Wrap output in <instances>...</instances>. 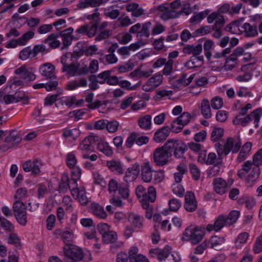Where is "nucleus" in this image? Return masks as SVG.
<instances>
[{
    "label": "nucleus",
    "mask_w": 262,
    "mask_h": 262,
    "mask_svg": "<svg viewBox=\"0 0 262 262\" xmlns=\"http://www.w3.org/2000/svg\"><path fill=\"white\" fill-rule=\"evenodd\" d=\"M241 142L239 140H234L233 138L229 137L226 141H222V143L220 142L215 144L218 156L222 158L224 156H227L231 151L232 153H236L241 147Z\"/></svg>",
    "instance_id": "f257e3e1"
},
{
    "label": "nucleus",
    "mask_w": 262,
    "mask_h": 262,
    "mask_svg": "<svg viewBox=\"0 0 262 262\" xmlns=\"http://www.w3.org/2000/svg\"><path fill=\"white\" fill-rule=\"evenodd\" d=\"M253 166L246 179V183L249 187H251L257 181L260 174L259 165H262V149L259 150L253 157Z\"/></svg>",
    "instance_id": "f03ea898"
},
{
    "label": "nucleus",
    "mask_w": 262,
    "mask_h": 262,
    "mask_svg": "<svg viewBox=\"0 0 262 262\" xmlns=\"http://www.w3.org/2000/svg\"><path fill=\"white\" fill-rule=\"evenodd\" d=\"M204 231L199 227H188L183 233V241H189L193 244H197L202 239Z\"/></svg>",
    "instance_id": "7ed1b4c3"
},
{
    "label": "nucleus",
    "mask_w": 262,
    "mask_h": 262,
    "mask_svg": "<svg viewBox=\"0 0 262 262\" xmlns=\"http://www.w3.org/2000/svg\"><path fill=\"white\" fill-rule=\"evenodd\" d=\"M61 255L66 260L73 259L75 261H80L84 256L82 250L72 244L65 245Z\"/></svg>",
    "instance_id": "20e7f679"
},
{
    "label": "nucleus",
    "mask_w": 262,
    "mask_h": 262,
    "mask_svg": "<svg viewBox=\"0 0 262 262\" xmlns=\"http://www.w3.org/2000/svg\"><path fill=\"white\" fill-rule=\"evenodd\" d=\"M73 54L67 53L61 57V62L63 65L62 72H67V74L71 76L77 75L78 63L72 62Z\"/></svg>",
    "instance_id": "39448f33"
},
{
    "label": "nucleus",
    "mask_w": 262,
    "mask_h": 262,
    "mask_svg": "<svg viewBox=\"0 0 262 262\" xmlns=\"http://www.w3.org/2000/svg\"><path fill=\"white\" fill-rule=\"evenodd\" d=\"M27 206L21 201H16L13 205L14 215L17 222L22 226H25L27 223Z\"/></svg>",
    "instance_id": "423d86ee"
},
{
    "label": "nucleus",
    "mask_w": 262,
    "mask_h": 262,
    "mask_svg": "<svg viewBox=\"0 0 262 262\" xmlns=\"http://www.w3.org/2000/svg\"><path fill=\"white\" fill-rule=\"evenodd\" d=\"M172 155L168 153L164 146L156 148L153 153V162L158 166H163L169 162V158Z\"/></svg>",
    "instance_id": "0eeeda50"
},
{
    "label": "nucleus",
    "mask_w": 262,
    "mask_h": 262,
    "mask_svg": "<svg viewBox=\"0 0 262 262\" xmlns=\"http://www.w3.org/2000/svg\"><path fill=\"white\" fill-rule=\"evenodd\" d=\"M216 156L213 152H210L207 157L206 156V151L201 152L198 157V161L201 163H205L208 165L214 164L215 165L210 170V173L215 175L220 171V167L216 166L217 164L215 163Z\"/></svg>",
    "instance_id": "6e6552de"
},
{
    "label": "nucleus",
    "mask_w": 262,
    "mask_h": 262,
    "mask_svg": "<svg viewBox=\"0 0 262 262\" xmlns=\"http://www.w3.org/2000/svg\"><path fill=\"white\" fill-rule=\"evenodd\" d=\"M151 24L150 21H147L141 25L140 23H137L132 26L129 32L133 34H137V37H145L148 38L150 35L149 28Z\"/></svg>",
    "instance_id": "1a4fd4ad"
},
{
    "label": "nucleus",
    "mask_w": 262,
    "mask_h": 262,
    "mask_svg": "<svg viewBox=\"0 0 262 262\" xmlns=\"http://www.w3.org/2000/svg\"><path fill=\"white\" fill-rule=\"evenodd\" d=\"M244 52V49L242 47H237L230 55L226 59V62L224 66L225 69L231 70L236 66V60L238 56H241Z\"/></svg>",
    "instance_id": "9d476101"
},
{
    "label": "nucleus",
    "mask_w": 262,
    "mask_h": 262,
    "mask_svg": "<svg viewBox=\"0 0 262 262\" xmlns=\"http://www.w3.org/2000/svg\"><path fill=\"white\" fill-rule=\"evenodd\" d=\"M21 141V138L16 130H12L5 139V144L0 147L3 150H6L13 146L18 144Z\"/></svg>",
    "instance_id": "9b49d317"
},
{
    "label": "nucleus",
    "mask_w": 262,
    "mask_h": 262,
    "mask_svg": "<svg viewBox=\"0 0 262 262\" xmlns=\"http://www.w3.org/2000/svg\"><path fill=\"white\" fill-rule=\"evenodd\" d=\"M184 208L188 212H193L197 208V202L194 193L187 191L185 196Z\"/></svg>",
    "instance_id": "f8f14e48"
},
{
    "label": "nucleus",
    "mask_w": 262,
    "mask_h": 262,
    "mask_svg": "<svg viewBox=\"0 0 262 262\" xmlns=\"http://www.w3.org/2000/svg\"><path fill=\"white\" fill-rule=\"evenodd\" d=\"M73 28L70 27L67 29H65L59 33V36L62 37V47L61 50L67 48L69 46L71 45L72 41L73 39V36L72 35V33L73 32Z\"/></svg>",
    "instance_id": "ddd939ff"
},
{
    "label": "nucleus",
    "mask_w": 262,
    "mask_h": 262,
    "mask_svg": "<svg viewBox=\"0 0 262 262\" xmlns=\"http://www.w3.org/2000/svg\"><path fill=\"white\" fill-rule=\"evenodd\" d=\"M32 68L27 69L25 66H23L15 71L16 74H21L22 78L28 81H33L35 79L36 75Z\"/></svg>",
    "instance_id": "4468645a"
},
{
    "label": "nucleus",
    "mask_w": 262,
    "mask_h": 262,
    "mask_svg": "<svg viewBox=\"0 0 262 262\" xmlns=\"http://www.w3.org/2000/svg\"><path fill=\"white\" fill-rule=\"evenodd\" d=\"M154 171L148 161L144 162L141 166V174L144 182L146 183L151 182L152 178V172Z\"/></svg>",
    "instance_id": "2eb2a0df"
},
{
    "label": "nucleus",
    "mask_w": 262,
    "mask_h": 262,
    "mask_svg": "<svg viewBox=\"0 0 262 262\" xmlns=\"http://www.w3.org/2000/svg\"><path fill=\"white\" fill-rule=\"evenodd\" d=\"M39 163V161L37 159L33 161L28 160L23 164V168L25 172L31 171L32 174L36 175L40 172Z\"/></svg>",
    "instance_id": "dca6fc26"
},
{
    "label": "nucleus",
    "mask_w": 262,
    "mask_h": 262,
    "mask_svg": "<svg viewBox=\"0 0 262 262\" xmlns=\"http://www.w3.org/2000/svg\"><path fill=\"white\" fill-rule=\"evenodd\" d=\"M99 140V137L96 135H90L85 138L79 145V148L83 150H91L93 148L92 144Z\"/></svg>",
    "instance_id": "f3484780"
},
{
    "label": "nucleus",
    "mask_w": 262,
    "mask_h": 262,
    "mask_svg": "<svg viewBox=\"0 0 262 262\" xmlns=\"http://www.w3.org/2000/svg\"><path fill=\"white\" fill-rule=\"evenodd\" d=\"M225 216L223 215H220L215 220L213 225L208 224L206 227L207 231L210 232L212 230L219 231L225 226L228 225L225 219Z\"/></svg>",
    "instance_id": "a211bd4d"
},
{
    "label": "nucleus",
    "mask_w": 262,
    "mask_h": 262,
    "mask_svg": "<svg viewBox=\"0 0 262 262\" xmlns=\"http://www.w3.org/2000/svg\"><path fill=\"white\" fill-rule=\"evenodd\" d=\"M54 71V66L50 63H45L39 68L40 74L47 79L55 77Z\"/></svg>",
    "instance_id": "6ab92c4d"
},
{
    "label": "nucleus",
    "mask_w": 262,
    "mask_h": 262,
    "mask_svg": "<svg viewBox=\"0 0 262 262\" xmlns=\"http://www.w3.org/2000/svg\"><path fill=\"white\" fill-rule=\"evenodd\" d=\"M204 64V57L203 56H192L190 60L187 61L185 64V67L189 69L199 68L203 66Z\"/></svg>",
    "instance_id": "aec40b11"
},
{
    "label": "nucleus",
    "mask_w": 262,
    "mask_h": 262,
    "mask_svg": "<svg viewBox=\"0 0 262 262\" xmlns=\"http://www.w3.org/2000/svg\"><path fill=\"white\" fill-rule=\"evenodd\" d=\"M170 133V127L165 126L158 129L154 135V139L157 143H161L166 140Z\"/></svg>",
    "instance_id": "412c9836"
},
{
    "label": "nucleus",
    "mask_w": 262,
    "mask_h": 262,
    "mask_svg": "<svg viewBox=\"0 0 262 262\" xmlns=\"http://www.w3.org/2000/svg\"><path fill=\"white\" fill-rule=\"evenodd\" d=\"M239 29L246 37H254L258 34L256 26H251L249 23H245Z\"/></svg>",
    "instance_id": "4be33fe9"
},
{
    "label": "nucleus",
    "mask_w": 262,
    "mask_h": 262,
    "mask_svg": "<svg viewBox=\"0 0 262 262\" xmlns=\"http://www.w3.org/2000/svg\"><path fill=\"white\" fill-rule=\"evenodd\" d=\"M139 165L135 164L132 167L128 168L126 172L124 179L126 182L134 181L139 172Z\"/></svg>",
    "instance_id": "5701e85b"
},
{
    "label": "nucleus",
    "mask_w": 262,
    "mask_h": 262,
    "mask_svg": "<svg viewBox=\"0 0 262 262\" xmlns=\"http://www.w3.org/2000/svg\"><path fill=\"white\" fill-rule=\"evenodd\" d=\"M87 85L88 81L84 77H81L68 82L67 85V89L69 91H73L80 87H86Z\"/></svg>",
    "instance_id": "b1692460"
},
{
    "label": "nucleus",
    "mask_w": 262,
    "mask_h": 262,
    "mask_svg": "<svg viewBox=\"0 0 262 262\" xmlns=\"http://www.w3.org/2000/svg\"><path fill=\"white\" fill-rule=\"evenodd\" d=\"M103 3V0H80L77 5L79 9H83L89 7H96Z\"/></svg>",
    "instance_id": "393cba45"
},
{
    "label": "nucleus",
    "mask_w": 262,
    "mask_h": 262,
    "mask_svg": "<svg viewBox=\"0 0 262 262\" xmlns=\"http://www.w3.org/2000/svg\"><path fill=\"white\" fill-rule=\"evenodd\" d=\"M214 189L219 194H224L226 191L227 184L222 178H216L213 181Z\"/></svg>",
    "instance_id": "a878e982"
},
{
    "label": "nucleus",
    "mask_w": 262,
    "mask_h": 262,
    "mask_svg": "<svg viewBox=\"0 0 262 262\" xmlns=\"http://www.w3.org/2000/svg\"><path fill=\"white\" fill-rule=\"evenodd\" d=\"M90 210L95 215L99 218L104 219L107 216L103 207L97 203H92L90 206Z\"/></svg>",
    "instance_id": "bb28decb"
},
{
    "label": "nucleus",
    "mask_w": 262,
    "mask_h": 262,
    "mask_svg": "<svg viewBox=\"0 0 262 262\" xmlns=\"http://www.w3.org/2000/svg\"><path fill=\"white\" fill-rule=\"evenodd\" d=\"M128 220L135 228H141L143 227V217L138 214L130 213L128 215Z\"/></svg>",
    "instance_id": "cd10ccee"
},
{
    "label": "nucleus",
    "mask_w": 262,
    "mask_h": 262,
    "mask_svg": "<svg viewBox=\"0 0 262 262\" xmlns=\"http://www.w3.org/2000/svg\"><path fill=\"white\" fill-rule=\"evenodd\" d=\"M252 165H253V161H247L245 162L242 165V168L237 171V174L238 177L241 179H245L246 181V179L248 177V176L247 177V174L251 169H252Z\"/></svg>",
    "instance_id": "c85d7f7f"
},
{
    "label": "nucleus",
    "mask_w": 262,
    "mask_h": 262,
    "mask_svg": "<svg viewBox=\"0 0 262 262\" xmlns=\"http://www.w3.org/2000/svg\"><path fill=\"white\" fill-rule=\"evenodd\" d=\"M183 52L186 54H192V56L199 55L202 52V47L200 44L196 46L187 45L183 49Z\"/></svg>",
    "instance_id": "c756f323"
},
{
    "label": "nucleus",
    "mask_w": 262,
    "mask_h": 262,
    "mask_svg": "<svg viewBox=\"0 0 262 262\" xmlns=\"http://www.w3.org/2000/svg\"><path fill=\"white\" fill-rule=\"evenodd\" d=\"M58 37H59V33L58 34L52 33L43 40V42L48 43L51 48L54 49L58 48L60 45V41L57 39Z\"/></svg>",
    "instance_id": "7c9ffc66"
},
{
    "label": "nucleus",
    "mask_w": 262,
    "mask_h": 262,
    "mask_svg": "<svg viewBox=\"0 0 262 262\" xmlns=\"http://www.w3.org/2000/svg\"><path fill=\"white\" fill-rule=\"evenodd\" d=\"M97 149L107 156H111L113 155L112 147L106 142L101 141L97 144Z\"/></svg>",
    "instance_id": "2f4dec72"
},
{
    "label": "nucleus",
    "mask_w": 262,
    "mask_h": 262,
    "mask_svg": "<svg viewBox=\"0 0 262 262\" xmlns=\"http://www.w3.org/2000/svg\"><path fill=\"white\" fill-rule=\"evenodd\" d=\"M138 123L140 128L149 129L151 124V116L150 115H145L138 120Z\"/></svg>",
    "instance_id": "473e14b6"
},
{
    "label": "nucleus",
    "mask_w": 262,
    "mask_h": 262,
    "mask_svg": "<svg viewBox=\"0 0 262 262\" xmlns=\"http://www.w3.org/2000/svg\"><path fill=\"white\" fill-rule=\"evenodd\" d=\"M201 111L205 118L208 119L211 117V108L208 100L204 99L202 101L201 103Z\"/></svg>",
    "instance_id": "72a5a7b5"
},
{
    "label": "nucleus",
    "mask_w": 262,
    "mask_h": 262,
    "mask_svg": "<svg viewBox=\"0 0 262 262\" xmlns=\"http://www.w3.org/2000/svg\"><path fill=\"white\" fill-rule=\"evenodd\" d=\"M106 165L112 171L119 174L123 173L122 167L120 161L115 160L107 161Z\"/></svg>",
    "instance_id": "f704fd0d"
},
{
    "label": "nucleus",
    "mask_w": 262,
    "mask_h": 262,
    "mask_svg": "<svg viewBox=\"0 0 262 262\" xmlns=\"http://www.w3.org/2000/svg\"><path fill=\"white\" fill-rule=\"evenodd\" d=\"M181 14V12H177L174 10L170 9L169 8L166 12L161 13L160 17L164 20L173 19L178 17Z\"/></svg>",
    "instance_id": "c9c22d12"
},
{
    "label": "nucleus",
    "mask_w": 262,
    "mask_h": 262,
    "mask_svg": "<svg viewBox=\"0 0 262 262\" xmlns=\"http://www.w3.org/2000/svg\"><path fill=\"white\" fill-rule=\"evenodd\" d=\"M156 198V191L153 186H150L148 188L147 192L141 198V201H148L154 202Z\"/></svg>",
    "instance_id": "e433bc0d"
},
{
    "label": "nucleus",
    "mask_w": 262,
    "mask_h": 262,
    "mask_svg": "<svg viewBox=\"0 0 262 262\" xmlns=\"http://www.w3.org/2000/svg\"><path fill=\"white\" fill-rule=\"evenodd\" d=\"M224 133L223 128L213 126L211 134V140L213 142L220 141L223 136Z\"/></svg>",
    "instance_id": "4c0bfd02"
},
{
    "label": "nucleus",
    "mask_w": 262,
    "mask_h": 262,
    "mask_svg": "<svg viewBox=\"0 0 262 262\" xmlns=\"http://www.w3.org/2000/svg\"><path fill=\"white\" fill-rule=\"evenodd\" d=\"M176 153H174V156L176 158H182L184 157L185 151L187 150L186 145L181 140L178 141V146H177Z\"/></svg>",
    "instance_id": "58836bf2"
},
{
    "label": "nucleus",
    "mask_w": 262,
    "mask_h": 262,
    "mask_svg": "<svg viewBox=\"0 0 262 262\" xmlns=\"http://www.w3.org/2000/svg\"><path fill=\"white\" fill-rule=\"evenodd\" d=\"M99 22V19L94 20V21L91 22L88 25V29L87 31V36L89 37H92L95 36L96 34L98 23Z\"/></svg>",
    "instance_id": "ea45409f"
},
{
    "label": "nucleus",
    "mask_w": 262,
    "mask_h": 262,
    "mask_svg": "<svg viewBox=\"0 0 262 262\" xmlns=\"http://www.w3.org/2000/svg\"><path fill=\"white\" fill-rule=\"evenodd\" d=\"M178 141H180V140H169L164 144V148L168 151L169 154L172 155V152L173 154L176 153Z\"/></svg>",
    "instance_id": "a19ab883"
},
{
    "label": "nucleus",
    "mask_w": 262,
    "mask_h": 262,
    "mask_svg": "<svg viewBox=\"0 0 262 262\" xmlns=\"http://www.w3.org/2000/svg\"><path fill=\"white\" fill-rule=\"evenodd\" d=\"M250 121H251V114L245 117H243V116H236L233 120V123L234 125L241 124L242 126H244Z\"/></svg>",
    "instance_id": "79ce46f5"
},
{
    "label": "nucleus",
    "mask_w": 262,
    "mask_h": 262,
    "mask_svg": "<svg viewBox=\"0 0 262 262\" xmlns=\"http://www.w3.org/2000/svg\"><path fill=\"white\" fill-rule=\"evenodd\" d=\"M240 215V212L237 210L231 211L228 216H225L226 223L229 226L231 225L236 222Z\"/></svg>",
    "instance_id": "37998d69"
},
{
    "label": "nucleus",
    "mask_w": 262,
    "mask_h": 262,
    "mask_svg": "<svg viewBox=\"0 0 262 262\" xmlns=\"http://www.w3.org/2000/svg\"><path fill=\"white\" fill-rule=\"evenodd\" d=\"M117 239V233L113 231H111L102 236L103 241L106 244L114 243Z\"/></svg>",
    "instance_id": "c03bdc74"
},
{
    "label": "nucleus",
    "mask_w": 262,
    "mask_h": 262,
    "mask_svg": "<svg viewBox=\"0 0 262 262\" xmlns=\"http://www.w3.org/2000/svg\"><path fill=\"white\" fill-rule=\"evenodd\" d=\"M162 75L161 74L156 75L150 77L148 80V83L152 88H157L159 86L162 82Z\"/></svg>",
    "instance_id": "a18cd8bd"
},
{
    "label": "nucleus",
    "mask_w": 262,
    "mask_h": 262,
    "mask_svg": "<svg viewBox=\"0 0 262 262\" xmlns=\"http://www.w3.org/2000/svg\"><path fill=\"white\" fill-rule=\"evenodd\" d=\"M8 243L13 245L16 248H20L21 247L20 239L16 233L10 234L8 237Z\"/></svg>",
    "instance_id": "49530a36"
},
{
    "label": "nucleus",
    "mask_w": 262,
    "mask_h": 262,
    "mask_svg": "<svg viewBox=\"0 0 262 262\" xmlns=\"http://www.w3.org/2000/svg\"><path fill=\"white\" fill-rule=\"evenodd\" d=\"M209 13L208 10L198 13L194 15L189 20L190 23H198L203 19Z\"/></svg>",
    "instance_id": "de8ad7c7"
},
{
    "label": "nucleus",
    "mask_w": 262,
    "mask_h": 262,
    "mask_svg": "<svg viewBox=\"0 0 262 262\" xmlns=\"http://www.w3.org/2000/svg\"><path fill=\"white\" fill-rule=\"evenodd\" d=\"M56 234H61V238H62L63 242L66 244V245L70 244L69 243L70 242L73 238V233L71 231L66 230L63 231L61 233L60 230H56Z\"/></svg>",
    "instance_id": "09e8293b"
},
{
    "label": "nucleus",
    "mask_w": 262,
    "mask_h": 262,
    "mask_svg": "<svg viewBox=\"0 0 262 262\" xmlns=\"http://www.w3.org/2000/svg\"><path fill=\"white\" fill-rule=\"evenodd\" d=\"M28 196L27 189L25 187L19 188L18 189L14 195L16 201H21L26 199Z\"/></svg>",
    "instance_id": "8fccbe9b"
},
{
    "label": "nucleus",
    "mask_w": 262,
    "mask_h": 262,
    "mask_svg": "<svg viewBox=\"0 0 262 262\" xmlns=\"http://www.w3.org/2000/svg\"><path fill=\"white\" fill-rule=\"evenodd\" d=\"M191 118V116L189 113L184 112L177 117V119L184 127L190 122Z\"/></svg>",
    "instance_id": "3c124183"
},
{
    "label": "nucleus",
    "mask_w": 262,
    "mask_h": 262,
    "mask_svg": "<svg viewBox=\"0 0 262 262\" xmlns=\"http://www.w3.org/2000/svg\"><path fill=\"white\" fill-rule=\"evenodd\" d=\"M119 126V123L116 120L108 121L106 122V128L107 130L111 133H114L117 132Z\"/></svg>",
    "instance_id": "603ef678"
},
{
    "label": "nucleus",
    "mask_w": 262,
    "mask_h": 262,
    "mask_svg": "<svg viewBox=\"0 0 262 262\" xmlns=\"http://www.w3.org/2000/svg\"><path fill=\"white\" fill-rule=\"evenodd\" d=\"M90 81L89 87L91 90H96L99 88V81L96 77V75L91 74L88 77Z\"/></svg>",
    "instance_id": "864d4df0"
},
{
    "label": "nucleus",
    "mask_w": 262,
    "mask_h": 262,
    "mask_svg": "<svg viewBox=\"0 0 262 262\" xmlns=\"http://www.w3.org/2000/svg\"><path fill=\"white\" fill-rule=\"evenodd\" d=\"M69 188V178L67 175L63 176L59 184V191L66 192Z\"/></svg>",
    "instance_id": "5fc2aeb1"
},
{
    "label": "nucleus",
    "mask_w": 262,
    "mask_h": 262,
    "mask_svg": "<svg viewBox=\"0 0 262 262\" xmlns=\"http://www.w3.org/2000/svg\"><path fill=\"white\" fill-rule=\"evenodd\" d=\"M112 74V71L106 70L96 75V77L99 81V83L104 84L107 82V79L108 76Z\"/></svg>",
    "instance_id": "6e6d98bb"
},
{
    "label": "nucleus",
    "mask_w": 262,
    "mask_h": 262,
    "mask_svg": "<svg viewBox=\"0 0 262 262\" xmlns=\"http://www.w3.org/2000/svg\"><path fill=\"white\" fill-rule=\"evenodd\" d=\"M14 96L15 98L16 102H19L21 100H24V103L26 104L28 103L29 98L26 95L24 91H16L14 94Z\"/></svg>",
    "instance_id": "4d7b16f0"
},
{
    "label": "nucleus",
    "mask_w": 262,
    "mask_h": 262,
    "mask_svg": "<svg viewBox=\"0 0 262 262\" xmlns=\"http://www.w3.org/2000/svg\"><path fill=\"white\" fill-rule=\"evenodd\" d=\"M118 192L122 198H127L129 194L128 184H120L118 187Z\"/></svg>",
    "instance_id": "13d9d810"
},
{
    "label": "nucleus",
    "mask_w": 262,
    "mask_h": 262,
    "mask_svg": "<svg viewBox=\"0 0 262 262\" xmlns=\"http://www.w3.org/2000/svg\"><path fill=\"white\" fill-rule=\"evenodd\" d=\"M212 27L207 26L201 27L196 30L195 32L193 33V36H202L208 34L212 31Z\"/></svg>",
    "instance_id": "bf43d9fd"
},
{
    "label": "nucleus",
    "mask_w": 262,
    "mask_h": 262,
    "mask_svg": "<svg viewBox=\"0 0 262 262\" xmlns=\"http://www.w3.org/2000/svg\"><path fill=\"white\" fill-rule=\"evenodd\" d=\"M261 115H262V108H257V109L254 110V111H253L251 113V120L252 119H254L255 126L256 127H258V123L259 122V119H260V117Z\"/></svg>",
    "instance_id": "052dcab7"
},
{
    "label": "nucleus",
    "mask_w": 262,
    "mask_h": 262,
    "mask_svg": "<svg viewBox=\"0 0 262 262\" xmlns=\"http://www.w3.org/2000/svg\"><path fill=\"white\" fill-rule=\"evenodd\" d=\"M31 55L33 56L32 50L30 47H27L20 52L19 58L24 60L28 59Z\"/></svg>",
    "instance_id": "680f3d73"
},
{
    "label": "nucleus",
    "mask_w": 262,
    "mask_h": 262,
    "mask_svg": "<svg viewBox=\"0 0 262 262\" xmlns=\"http://www.w3.org/2000/svg\"><path fill=\"white\" fill-rule=\"evenodd\" d=\"M34 35V33L31 31H29L24 34L20 37L18 38L20 46H24L29 40L33 37Z\"/></svg>",
    "instance_id": "e2e57ef3"
},
{
    "label": "nucleus",
    "mask_w": 262,
    "mask_h": 262,
    "mask_svg": "<svg viewBox=\"0 0 262 262\" xmlns=\"http://www.w3.org/2000/svg\"><path fill=\"white\" fill-rule=\"evenodd\" d=\"M79 134V130L75 128L73 129H66L63 133L62 136L66 138L72 137L74 140H75Z\"/></svg>",
    "instance_id": "0e129e2a"
},
{
    "label": "nucleus",
    "mask_w": 262,
    "mask_h": 262,
    "mask_svg": "<svg viewBox=\"0 0 262 262\" xmlns=\"http://www.w3.org/2000/svg\"><path fill=\"white\" fill-rule=\"evenodd\" d=\"M120 14V11L118 9H114L112 8H110L106 10L104 12V15L111 19H115L117 18Z\"/></svg>",
    "instance_id": "69168bd1"
},
{
    "label": "nucleus",
    "mask_w": 262,
    "mask_h": 262,
    "mask_svg": "<svg viewBox=\"0 0 262 262\" xmlns=\"http://www.w3.org/2000/svg\"><path fill=\"white\" fill-rule=\"evenodd\" d=\"M170 210L172 211H177L181 206V202L177 199H172L169 201L168 203Z\"/></svg>",
    "instance_id": "338daca9"
},
{
    "label": "nucleus",
    "mask_w": 262,
    "mask_h": 262,
    "mask_svg": "<svg viewBox=\"0 0 262 262\" xmlns=\"http://www.w3.org/2000/svg\"><path fill=\"white\" fill-rule=\"evenodd\" d=\"M253 250L255 254L259 253L262 251V234L256 238Z\"/></svg>",
    "instance_id": "774afa93"
}]
</instances>
